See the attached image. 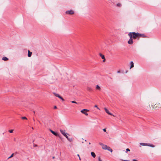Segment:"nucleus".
<instances>
[{
    "label": "nucleus",
    "instance_id": "39",
    "mask_svg": "<svg viewBox=\"0 0 161 161\" xmlns=\"http://www.w3.org/2000/svg\"><path fill=\"white\" fill-rule=\"evenodd\" d=\"M80 160H81V159L80 157H79Z\"/></svg>",
    "mask_w": 161,
    "mask_h": 161
},
{
    "label": "nucleus",
    "instance_id": "24",
    "mask_svg": "<svg viewBox=\"0 0 161 161\" xmlns=\"http://www.w3.org/2000/svg\"><path fill=\"white\" fill-rule=\"evenodd\" d=\"M21 119H27V118L25 117H23L21 118Z\"/></svg>",
    "mask_w": 161,
    "mask_h": 161
},
{
    "label": "nucleus",
    "instance_id": "38",
    "mask_svg": "<svg viewBox=\"0 0 161 161\" xmlns=\"http://www.w3.org/2000/svg\"><path fill=\"white\" fill-rule=\"evenodd\" d=\"M77 156L79 157H80V156H79V154H77Z\"/></svg>",
    "mask_w": 161,
    "mask_h": 161
},
{
    "label": "nucleus",
    "instance_id": "23",
    "mask_svg": "<svg viewBox=\"0 0 161 161\" xmlns=\"http://www.w3.org/2000/svg\"><path fill=\"white\" fill-rule=\"evenodd\" d=\"M14 153H12L11 155L8 158V159H9L10 158H11L12 157L14 156Z\"/></svg>",
    "mask_w": 161,
    "mask_h": 161
},
{
    "label": "nucleus",
    "instance_id": "25",
    "mask_svg": "<svg viewBox=\"0 0 161 161\" xmlns=\"http://www.w3.org/2000/svg\"><path fill=\"white\" fill-rule=\"evenodd\" d=\"M13 130H8L9 132L10 133H12L13 132Z\"/></svg>",
    "mask_w": 161,
    "mask_h": 161
},
{
    "label": "nucleus",
    "instance_id": "40",
    "mask_svg": "<svg viewBox=\"0 0 161 161\" xmlns=\"http://www.w3.org/2000/svg\"><path fill=\"white\" fill-rule=\"evenodd\" d=\"M54 158H55V157H53V158L54 159Z\"/></svg>",
    "mask_w": 161,
    "mask_h": 161
},
{
    "label": "nucleus",
    "instance_id": "13",
    "mask_svg": "<svg viewBox=\"0 0 161 161\" xmlns=\"http://www.w3.org/2000/svg\"><path fill=\"white\" fill-rule=\"evenodd\" d=\"M130 64L131 65H130V69H131L134 66V63H133V61L130 62Z\"/></svg>",
    "mask_w": 161,
    "mask_h": 161
},
{
    "label": "nucleus",
    "instance_id": "8",
    "mask_svg": "<svg viewBox=\"0 0 161 161\" xmlns=\"http://www.w3.org/2000/svg\"><path fill=\"white\" fill-rule=\"evenodd\" d=\"M50 130L51 132L55 136H59V135L57 133L55 132L54 131H53L51 129H50Z\"/></svg>",
    "mask_w": 161,
    "mask_h": 161
},
{
    "label": "nucleus",
    "instance_id": "17",
    "mask_svg": "<svg viewBox=\"0 0 161 161\" xmlns=\"http://www.w3.org/2000/svg\"><path fill=\"white\" fill-rule=\"evenodd\" d=\"M107 147V145L104 144L103 145L102 147V148L103 149L106 150V149L107 148H106Z\"/></svg>",
    "mask_w": 161,
    "mask_h": 161
},
{
    "label": "nucleus",
    "instance_id": "9",
    "mask_svg": "<svg viewBox=\"0 0 161 161\" xmlns=\"http://www.w3.org/2000/svg\"><path fill=\"white\" fill-rule=\"evenodd\" d=\"M60 131L61 134H62L64 136H65L67 134V133H65V130H60Z\"/></svg>",
    "mask_w": 161,
    "mask_h": 161
},
{
    "label": "nucleus",
    "instance_id": "42",
    "mask_svg": "<svg viewBox=\"0 0 161 161\" xmlns=\"http://www.w3.org/2000/svg\"><path fill=\"white\" fill-rule=\"evenodd\" d=\"M33 121H35V119H33Z\"/></svg>",
    "mask_w": 161,
    "mask_h": 161
},
{
    "label": "nucleus",
    "instance_id": "30",
    "mask_svg": "<svg viewBox=\"0 0 161 161\" xmlns=\"http://www.w3.org/2000/svg\"><path fill=\"white\" fill-rule=\"evenodd\" d=\"M126 150L127 151H130V150L129 148H127Z\"/></svg>",
    "mask_w": 161,
    "mask_h": 161
},
{
    "label": "nucleus",
    "instance_id": "18",
    "mask_svg": "<svg viewBox=\"0 0 161 161\" xmlns=\"http://www.w3.org/2000/svg\"><path fill=\"white\" fill-rule=\"evenodd\" d=\"M2 59L4 61H7L8 60V59L5 57H4Z\"/></svg>",
    "mask_w": 161,
    "mask_h": 161
},
{
    "label": "nucleus",
    "instance_id": "34",
    "mask_svg": "<svg viewBox=\"0 0 161 161\" xmlns=\"http://www.w3.org/2000/svg\"><path fill=\"white\" fill-rule=\"evenodd\" d=\"M98 160L99 161H102V160L100 159V158H98Z\"/></svg>",
    "mask_w": 161,
    "mask_h": 161
},
{
    "label": "nucleus",
    "instance_id": "37",
    "mask_svg": "<svg viewBox=\"0 0 161 161\" xmlns=\"http://www.w3.org/2000/svg\"><path fill=\"white\" fill-rule=\"evenodd\" d=\"M14 141H16V139H15V138H14Z\"/></svg>",
    "mask_w": 161,
    "mask_h": 161
},
{
    "label": "nucleus",
    "instance_id": "11",
    "mask_svg": "<svg viewBox=\"0 0 161 161\" xmlns=\"http://www.w3.org/2000/svg\"><path fill=\"white\" fill-rule=\"evenodd\" d=\"M145 37V36L143 34H141L138 33V38L139 37Z\"/></svg>",
    "mask_w": 161,
    "mask_h": 161
},
{
    "label": "nucleus",
    "instance_id": "10",
    "mask_svg": "<svg viewBox=\"0 0 161 161\" xmlns=\"http://www.w3.org/2000/svg\"><path fill=\"white\" fill-rule=\"evenodd\" d=\"M99 55L101 57L102 59H103V61L104 62L105 61V58L104 56L101 53H100Z\"/></svg>",
    "mask_w": 161,
    "mask_h": 161
},
{
    "label": "nucleus",
    "instance_id": "31",
    "mask_svg": "<svg viewBox=\"0 0 161 161\" xmlns=\"http://www.w3.org/2000/svg\"><path fill=\"white\" fill-rule=\"evenodd\" d=\"M103 130L104 132H106V129L105 128L103 129Z\"/></svg>",
    "mask_w": 161,
    "mask_h": 161
},
{
    "label": "nucleus",
    "instance_id": "27",
    "mask_svg": "<svg viewBox=\"0 0 161 161\" xmlns=\"http://www.w3.org/2000/svg\"><path fill=\"white\" fill-rule=\"evenodd\" d=\"M87 90L89 91H91L92 90V89L90 87H88L87 88Z\"/></svg>",
    "mask_w": 161,
    "mask_h": 161
},
{
    "label": "nucleus",
    "instance_id": "19",
    "mask_svg": "<svg viewBox=\"0 0 161 161\" xmlns=\"http://www.w3.org/2000/svg\"><path fill=\"white\" fill-rule=\"evenodd\" d=\"M96 88L99 90H100L101 88L98 85L96 86Z\"/></svg>",
    "mask_w": 161,
    "mask_h": 161
},
{
    "label": "nucleus",
    "instance_id": "26",
    "mask_svg": "<svg viewBox=\"0 0 161 161\" xmlns=\"http://www.w3.org/2000/svg\"><path fill=\"white\" fill-rule=\"evenodd\" d=\"M99 144L101 146H102V147H103V145H104L103 143H101V142H99Z\"/></svg>",
    "mask_w": 161,
    "mask_h": 161
},
{
    "label": "nucleus",
    "instance_id": "16",
    "mask_svg": "<svg viewBox=\"0 0 161 161\" xmlns=\"http://www.w3.org/2000/svg\"><path fill=\"white\" fill-rule=\"evenodd\" d=\"M91 155L93 158H95L96 156L94 153L93 152H92L91 153Z\"/></svg>",
    "mask_w": 161,
    "mask_h": 161
},
{
    "label": "nucleus",
    "instance_id": "5",
    "mask_svg": "<svg viewBox=\"0 0 161 161\" xmlns=\"http://www.w3.org/2000/svg\"><path fill=\"white\" fill-rule=\"evenodd\" d=\"M65 13L67 14H74V12L73 10H68V11H66Z\"/></svg>",
    "mask_w": 161,
    "mask_h": 161
},
{
    "label": "nucleus",
    "instance_id": "4",
    "mask_svg": "<svg viewBox=\"0 0 161 161\" xmlns=\"http://www.w3.org/2000/svg\"><path fill=\"white\" fill-rule=\"evenodd\" d=\"M89 111V110L84 109L82 110H81L80 112L86 115L87 116L88 114L87 113H86V112H88Z\"/></svg>",
    "mask_w": 161,
    "mask_h": 161
},
{
    "label": "nucleus",
    "instance_id": "29",
    "mask_svg": "<svg viewBox=\"0 0 161 161\" xmlns=\"http://www.w3.org/2000/svg\"><path fill=\"white\" fill-rule=\"evenodd\" d=\"M94 107L97 108L99 110H100V109L97 107V105H95L94 106Z\"/></svg>",
    "mask_w": 161,
    "mask_h": 161
},
{
    "label": "nucleus",
    "instance_id": "41",
    "mask_svg": "<svg viewBox=\"0 0 161 161\" xmlns=\"http://www.w3.org/2000/svg\"><path fill=\"white\" fill-rule=\"evenodd\" d=\"M33 113H34V114H35V111H33Z\"/></svg>",
    "mask_w": 161,
    "mask_h": 161
},
{
    "label": "nucleus",
    "instance_id": "14",
    "mask_svg": "<svg viewBox=\"0 0 161 161\" xmlns=\"http://www.w3.org/2000/svg\"><path fill=\"white\" fill-rule=\"evenodd\" d=\"M140 144L142 146H148V144L144 143H140Z\"/></svg>",
    "mask_w": 161,
    "mask_h": 161
},
{
    "label": "nucleus",
    "instance_id": "12",
    "mask_svg": "<svg viewBox=\"0 0 161 161\" xmlns=\"http://www.w3.org/2000/svg\"><path fill=\"white\" fill-rule=\"evenodd\" d=\"M106 148H107L106 149V150H107L110 151L111 152H112V151H113L112 149H111L109 147L107 146Z\"/></svg>",
    "mask_w": 161,
    "mask_h": 161
},
{
    "label": "nucleus",
    "instance_id": "2",
    "mask_svg": "<svg viewBox=\"0 0 161 161\" xmlns=\"http://www.w3.org/2000/svg\"><path fill=\"white\" fill-rule=\"evenodd\" d=\"M128 35L129 36L130 39L128 41V43L129 44H132L133 43V41L132 35H131L130 33H129L128 34Z\"/></svg>",
    "mask_w": 161,
    "mask_h": 161
},
{
    "label": "nucleus",
    "instance_id": "20",
    "mask_svg": "<svg viewBox=\"0 0 161 161\" xmlns=\"http://www.w3.org/2000/svg\"><path fill=\"white\" fill-rule=\"evenodd\" d=\"M148 146L150 147H155V146L152 144H148Z\"/></svg>",
    "mask_w": 161,
    "mask_h": 161
},
{
    "label": "nucleus",
    "instance_id": "32",
    "mask_svg": "<svg viewBox=\"0 0 161 161\" xmlns=\"http://www.w3.org/2000/svg\"><path fill=\"white\" fill-rule=\"evenodd\" d=\"M33 146H34V147H37V145L34 144Z\"/></svg>",
    "mask_w": 161,
    "mask_h": 161
},
{
    "label": "nucleus",
    "instance_id": "22",
    "mask_svg": "<svg viewBox=\"0 0 161 161\" xmlns=\"http://www.w3.org/2000/svg\"><path fill=\"white\" fill-rule=\"evenodd\" d=\"M65 136V137H66V138H67V139L69 141H70V139H69L68 138V136H67V134H66V135H65V136Z\"/></svg>",
    "mask_w": 161,
    "mask_h": 161
},
{
    "label": "nucleus",
    "instance_id": "28",
    "mask_svg": "<svg viewBox=\"0 0 161 161\" xmlns=\"http://www.w3.org/2000/svg\"><path fill=\"white\" fill-rule=\"evenodd\" d=\"M71 102L73 103H77L75 101H72Z\"/></svg>",
    "mask_w": 161,
    "mask_h": 161
},
{
    "label": "nucleus",
    "instance_id": "1",
    "mask_svg": "<svg viewBox=\"0 0 161 161\" xmlns=\"http://www.w3.org/2000/svg\"><path fill=\"white\" fill-rule=\"evenodd\" d=\"M129 33H130L132 35V38L136 39V38H138V33H136L135 32H130Z\"/></svg>",
    "mask_w": 161,
    "mask_h": 161
},
{
    "label": "nucleus",
    "instance_id": "7",
    "mask_svg": "<svg viewBox=\"0 0 161 161\" xmlns=\"http://www.w3.org/2000/svg\"><path fill=\"white\" fill-rule=\"evenodd\" d=\"M105 112L108 114L109 115H112L114 116V115L113 114H111V113L109 112V111H108V109L107 108H104Z\"/></svg>",
    "mask_w": 161,
    "mask_h": 161
},
{
    "label": "nucleus",
    "instance_id": "43",
    "mask_svg": "<svg viewBox=\"0 0 161 161\" xmlns=\"http://www.w3.org/2000/svg\"><path fill=\"white\" fill-rule=\"evenodd\" d=\"M89 144H91V143L90 142H89Z\"/></svg>",
    "mask_w": 161,
    "mask_h": 161
},
{
    "label": "nucleus",
    "instance_id": "33",
    "mask_svg": "<svg viewBox=\"0 0 161 161\" xmlns=\"http://www.w3.org/2000/svg\"><path fill=\"white\" fill-rule=\"evenodd\" d=\"M120 70L118 71L117 72V73H120Z\"/></svg>",
    "mask_w": 161,
    "mask_h": 161
},
{
    "label": "nucleus",
    "instance_id": "35",
    "mask_svg": "<svg viewBox=\"0 0 161 161\" xmlns=\"http://www.w3.org/2000/svg\"><path fill=\"white\" fill-rule=\"evenodd\" d=\"M132 161H137V160L136 159H133L132 160Z\"/></svg>",
    "mask_w": 161,
    "mask_h": 161
},
{
    "label": "nucleus",
    "instance_id": "6",
    "mask_svg": "<svg viewBox=\"0 0 161 161\" xmlns=\"http://www.w3.org/2000/svg\"><path fill=\"white\" fill-rule=\"evenodd\" d=\"M53 93L54 94V95L56 97H58L59 98L61 99L63 101H64V99L61 96H60L58 94H57L55 92H53Z\"/></svg>",
    "mask_w": 161,
    "mask_h": 161
},
{
    "label": "nucleus",
    "instance_id": "15",
    "mask_svg": "<svg viewBox=\"0 0 161 161\" xmlns=\"http://www.w3.org/2000/svg\"><path fill=\"white\" fill-rule=\"evenodd\" d=\"M32 54V52H31L29 50H28V56L29 57H30L31 56Z\"/></svg>",
    "mask_w": 161,
    "mask_h": 161
},
{
    "label": "nucleus",
    "instance_id": "3",
    "mask_svg": "<svg viewBox=\"0 0 161 161\" xmlns=\"http://www.w3.org/2000/svg\"><path fill=\"white\" fill-rule=\"evenodd\" d=\"M161 105L160 103H156L154 106L153 108L156 109L161 108Z\"/></svg>",
    "mask_w": 161,
    "mask_h": 161
},
{
    "label": "nucleus",
    "instance_id": "36",
    "mask_svg": "<svg viewBox=\"0 0 161 161\" xmlns=\"http://www.w3.org/2000/svg\"><path fill=\"white\" fill-rule=\"evenodd\" d=\"M57 108V107L56 106H55L54 107V108H55V109H56V108Z\"/></svg>",
    "mask_w": 161,
    "mask_h": 161
},
{
    "label": "nucleus",
    "instance_id": "21",
    "mask_svg": "<svg viewBox=\"0 0 161 161\" xmlns=\"http://www.w3.org/2000/svg\"><path fill=\"white\" fill-rule=\"evenodd\" d=\"M116 6L118 7H121V4L120 3H118L116 4Z\"/></svg>",
    "mask_w": 161,
    "mask_h": 161
}]
</instances>
